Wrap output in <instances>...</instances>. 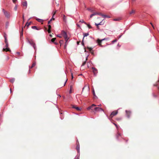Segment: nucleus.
<instances>
[{"label":"nucleus","mask_w":159,"mask_h":159,"mask_svg":"<svg viewBox=\"0 0 159 159\" xmlns=\"http://www.w3.org/2000/svg\"><path fill=\"white\" fill-rule=\"evenodd\" d=\"M4 37L5 38V42L6 44V48H3V51H10L9 48H8V44L7 42V37L6 35H4Z\"/></svg>","instance_id":"nucleus-1"},{"label":"nucleus","mask_w":159,"mask_h":159,"mask_svg":"<svg viewBox=\"0 0 159 159\" xmlns=\"http://www.w3.org/2000/svg\"><path fill=\"white\" fill-rule=\"evenodd\" d=\"M61 34L63 35L66 41L65 46V47H66L67 45L68 40L69 39V38L67 37L66 33L65 31H61Z\"/></svg>","instance_id":"nucleus-2"},{"label":"nucleus","mask_w":159,"mask_h":159,"mask_svg":"<svg viewBox=\"0 0 159 159\" xmlns=\"http://www.w3.org/2000/svg\"><path fill=\"white\" fill-rule=\"evenodd\" d=\"M27 41L28 43L33 47L34 49L35 50L36 49V45L33 40H31L30 41L28 38H27Z\"/></svg>","instance_id":"nucleus-3"},{"label":"nucleus","mask_w":159,"mask_h":159,"mask_svg":"<svg viewBox=\"0 0 159 159\" xmlns=\"http://www.w3.org/2000/svg\"><path fill=\"white\" fill-rule=\"evenodd\" d=\"M2 11L4 13L5 16L7 18H9L10 17V16L9 13L7 11H5L4 9H3Z\"/></svg>","instance_id":"nucleus-4"},{"label":"nucleus","mask_w":159,"mask_h":159,"mask_svg":"<svg viewBox=\"0 0 159 159\" xmlns=\"http://www.w3.org/2000/svg\"><path fill=\"white\" fill-rule=\"evenodd\" d=\"M85 89L87 92V93H88L89 92V86H87V85H85V86L84 88H83V90H82V91H83V90Z\"/></svg>","instance_id":"nucleus-5"},{"label":"nucleus","mask_w":159,"mask_h":159,"mask_svg":"<svg viewBox=\"0 0 159 159\" xmlns=\"http://www.w3.org/2000/svg\"><path fill=\"white\" fill-rule=\"evenodd\" d=\"M107 39V38H104L103 39H102L101 40H100L99 39H98L97 41L98 44L100 45H101V43L102 42L105 40Z\"/></svg>","instance_id":"nucleus-6"},{"label":"nucleus","mask_w":159,"mask_h":159,"mask_svg":"<svg viewBox=\"0 0 159 159\" xmlns=\"http://www.w3.org/2000/svg\"><path fill=\"white\" fill-rule=\"evenodd\" d=\"M94 110L95 111H103V110L100 107H96L94 108Z\"/></svg>","instance_id":"nucleus-7"},{"label":"nucleus","mask_w":159,"mask_h":159,"mask_svg":"<svg viewBox=\"0 0 159 159\" xmlns=\"http://www.w3.org/2000/svg\"><path fill=\"white\" fill-rule=\"evenodd\" d=\"M92 69L93 70V73L94 75H96L98 73L97 69L94 67H92Z\"/></svg>","instance_id":"nucleus-8"},{"label":"nucleus","mask_w":159,"mask_h":159,"mask_svg":"<svg viewBox=\"0 0 159 159\" xmlns=\"http://www.w3.org/2000/svg\"><path fill=\"white\" fill-rule=\"evenodd\" d=\"M118 113L117 111H113L110 115V116L112 117L113 116H115Z\"/></svg>","instance_id":"nucleus-9"},{"label":"nucleus","mask_w":159,"mask_h":159,"mask_svg":"<svg viewBox=\"0 0 159 159\" xmlns=\"http://www.w3.org/2000/svg\"><path fill=\"white\" fill-rule=\"evenodd\" d=\"M125 112L126 113V116L128 118H129L131 113V112L130 111H128L127 110H126Z\"/></svg>","instance_id":"nucleus-10"},{"label":"nucleus","mask_w":159,"mask_h":159,"mask_svg":"<svg viewBox=\"0 0 159 159\" xmlns=\"http://www.w3.org/2000/svg\"><path fill=\"white\" fill-rule=\"evenodd\" d=\"M56 11L55 12H54L53 14V15H52V18L48 22V24H49L50 23L51 21H52V19H53V20H54V19L53 18V17L54 16V15H55V14L56 13Z\"/></svg>","instance_id":"nucleus-11"},{"label":"nucleus","mask_w":159,"mask_h":159,"mask_svg":"<svg viewBox=\"0 0 159 159\" xmlns=\"http://www.w3.org/2000/svg\"><path fill=\"white\" fill-rule=\"evenodd\" d=\"M27 2L25 1V2L22 3V5L24 7H25L26 8L27 7Z\"/></svg>","instance_id":"nucleus-12"},{"label":"nucleus","mask_w":159,"mask_h":159,"mask_svg":"<svg viewBox=\"0 0 159 159\" xmlns=\"http://www.w3.org/2000/svg\"><path fill=\"white\" fill-rule=\"evenodd\" d=\"M63 20L65 22H66L67 21V18L65 15H63Z\"/></svg>","instance_id":"nucleus-13"},{"label":"nucleus","mask_w":159,"mask_h":159,"mask_svg":"<svg viewBox=\"0 0 159 159\" xmlns=\"http://www.w3.org/2000/svg\"><path fill=\"white\" fill-rule=\"evenodd\" d=\"M76 149L78 151V153L80 152V145L78 144L76 146Z\"/></svg>","instance_id":"nucleus-14"},{"label":"nucleus","mask_w":159,"mask_h":159,"mask_svg":"<svg viewBox=\"0 0 159 159\" xmlns=\"http://www.w3.org/2000/svg\"><path fill=\"white\" fill-rule=\"evenodd\" d=\"M102 17H104V18H110V17L109 16L106 15H104L103 14L102 15Z\"/></svg>","instance_id":"nucleus-15"},{"label":"nucleus","mask_w":159,"mask_h":159,"mask_svg":"<svg viewBox=\"0 0 159 159\" xmlns=\"http://www.w3.org/2000/svg\"><path fill=\"white\" fill-rule=\"evenodd\" d=\"M36 20L37 21L40 22L42 23L43 22V20L41 19L37 18Z\"/></svg>","instance_id":"nucleus-16"},{"label":"nucleus","mask_w":159,"mask_h":159,"mask_svg":"<svg viewBox=\"0 0 159 159\" xmlns=\"http://www.w3.org/2000/svg\"><path fill=\"white\" fill-rule=\"evenodd\" d=\"M83 35H84V37H83V39H84V37H86V36H88L89 35V34L88 33H84L83 34Z\"/></svg>","instance_id":"nucleus-17"},{"label":"nucleus","mask_w":159,"mask_h":159,"mask_svg":"<svg viewBox=\"0 0 159 159\" xmlns=\"http://www.w3.org/2000/svg\"><path fill=\"white\" fill-rule=\"evenodd\" d=\"M73 108H75V109H76L78 111H80L81 109V108H80L78 107H75V106H73Z\"/></svg>","instance_id":"nucleus-18"},{"label":"nucleus","mask_w":159,"mask_h":159,"mask_svg":"<svg viewBox=\"0 0 159 159\" xmlns=\"http://www.w3.org/2000/svg\"><path fill=\"white\" fill-rule=\"evenodd\" d=\"M88 56V55L86 57V60H85V61L83 63V64H82V66H84L85 64L86 63V61H87V60Z\"/></svg>","instance_id":"nucleus-19"},{"label":"nucleus","mask_w":159,"mask_h":159,"mask_svg":"<svg viewBox=\"0 0 159 159\" xmlns=\"http://www.w3.org/2000/svg\"><path fill=\"white\" fill-rule=\"evenodd\" d=\"M79 22H81L82 23H84L85 24H87V23L86 22H84V20L83 19L80 20L79 21Z\"/></svg>","instance_id":"nucleus-20"},{"label":"nucleus","mask_w":159,"mask_h":159,"mask_svg":"<svg viewBox=\"0 0 159 159\" xmlns=\"http://www.w3.org/2000/svg\"><path fill=\"white\" fill-rule=\"evenodd\" d=\"M9 25V23L8 22H7L6 23V28H7Z\"/></svg>","instance_id":"nucleus-21"},{"label":"nucleus","mask_w":159,"mask_h":159,"mask_svg":"<svg viewBox=\"0 0 159 159\" xmlns=\"http://www.w3.org/2000/svg\"><path fill=\"white\" fill-rule=\"evenodd\" d=\"M14 81H15V79L14 78L11 79L10 80V82L12 83H13L14 82Z\"/></svg>","instance_id":"nucleus-22"},{"label":"nucleus","mask_w":159,"mask_h":159,"mask_svg":"<svg viewBox=\"0 0 159 159\" xmlns=\"http://www.w3.org/2000/svg\"><path fill=\"white\" fill-rule=\"evenodd\" d=\"M95 15H96V13H95L92 14L90 15V17L92 18L93 16Z\"/></svg>","instance_id":"nucleus-23"},{"label":"nucleus","mask_w":159,"mask_h":159,"mask_svg":"<svg viewBox=\"0 0 159 159\" xmlns=\"http://www.w3.org/2000/svg\"><path fill=\"white\" fill-rule=\"evenodd\" d=\"M31 24V22H30L29 23H27L26 24V25L27 27L29 26Z\"/></svg>","instance_id":"nucleus-24"},{"label":"nucleus","mask_w":159,"mask_h":159,"mask_svg":"<svg viewBox=\"0 0 159 159\" xmlns=\"http://www.w3.org/2000/svg\"><path fill=\"white\" fill-rule=\"evenodd\" d=\"M56 39V38H52V39H51L52 42H54L55 41Z\"/></svg>","instance_id":"nucleus-25"},{"label":"nucleus","mask_w":159,"mask_h":159,"mask_svg":"<svg viewBox=\"0 0 159 159\" xmlns=\"http://www.w3.org/2000/svg\"><path fill=\"white\" fill-rule=\"evenodd\" d=\"M35 65V63H34L32 65V66H31L30 67V68H32Z\"/></svg>","instance_id":"nucleus-26"},{"label":"nucleus","mask_w":159,"mask_h":159,"mask_svg":"<svg viewBox=\"0 0 159 159\" xmlns=\"http://www.w3.org/2000/svg\"><path fill=\"white\" fill-rule=\"evenodd\" d=\"M86 25H87L89 29L92 28V27L89 25L88 24H87Z\"/></svg>","instance_id":"nucleus-27"},{"label":"nucleus","mask_w":159,"mask_h":159,"mask_svg":"<svg viewBox=\"0 0 159 159\" xmlns=\"http://www.w3.org/2000/svg\"><path fill=\"white\" fill-rule=\"evenodd\" d=\"M96 13V15H100V16H102V15H103V14H102V13Z\"/></svg>","instance_id":"nucleus-28"},{"label":"nucleus","mask_w":159,"mask_h":159,"mask_svg":"<svg viewBox=\"0 0 159 159\" xmlns=\"http://www.w3.org/2000/svg\"><path fill=\"white\" fill-rule=\"evenodd\" d=\"M32 28L33 29H35L37 30V28L36 26H33L32 27Z\"/></svg>","instance_id":"nucleus-29"},{"label":"nucleus","mask_w":159,"mask_h":159,"mask_svg":"<svg viewBox=\"0 0 159 159\" xmlns=\"http://www.w3.org/2000/svg\"><path fill=\"white\" fill-rule=\"evenodd\" d=\"M121 136V134L120 133H118L116 136V137L118 138L119 136Z\"/></svg>","instance_id":"nucleus-30"},{"label":"nucleus","mask_w":159,"mask_h":159,"mask_svg":"<svg viewBox=\"0 0 159 159\" xmlns=\"http://www.w3.org/2000/svg\"><path fill=\"white\" fill-rule=\"evenodd\" d=\"M61 35L62 34H57V37H59V38H61L62 37V36H61Z\"/></svg>","instance_id":"nucleus-31"},{"label":"nucleus","mask_w":159,"mask_h":159,"mask_svg":"<svg viewBox=\"0 0 159 159\" xmlns=\"http://www.w3.org/2000/svg\"><path fill=\"white\" fill-rule=\"evenodd\" d=\"M117 41V40L116 39H115L112 41V43H114L115 42H116Z\"/></svg>","instance_id":"nucleus-32"},{"label":"nucleus","mask_w":159,"mask_h":159,"mask_svg":"<svg viewBox=\"0 0 159 159\" xmlns=\"http://www.w3.org/2000/svg\"><path fill=\"white\" fill-rule=\"evenodd\" d=\"M17 6L16 5L15 7H14V10H15V11H16L17 10Z\"/></svg>","instance_id":"nucleus-33"},{"label":"nucleus","mask_w":159,"mask_h":159,"mask_svg":"<svg viewBox=\"0 0 159 159\" xmlns=\"http://www.w3.org/2000/svg\"><path fill=\"white\" fill-rule=\"evenodd\" d=\"M113 124L115 125V126H116V128L117 129H118V125L116 124H115L114 123Z\"/></svg>","instance_id":"nucleus-34"},{"label":"nucleus","mask_w":159,"mask_h":159,"mask_svg":"<svg viewBox=\"0 0 159 159\" xmlns=\"http://www.w3.org/2000/svg\"><path fill=\"white\" fill-rule=\"evenodd\" d=\"M103 20H102V21L100 22L99 23V25H102L103 24V23H102V21Z\"/></svg>","instance_id":"nucleus-35"},{"label":"nucleus","mask_w":159,"mask_h":159,"mask_svg":"<svg viewBox=\"0 0 159 159\" xmlns=\"http://www.w3.org/2000/svg\"><path fill=\"white\" fill-rule=\"evenodd\" d=\"M93 95L94 96H96V95H95V92H94V90H93Z\"/></svg>","instance_id":"nucleus-36"},{"label":"nucleus","mask_w":159,"mask_h":159,"mask_svg":"<svg viewBox=\"0 0 159 159\" xmlns=\"http://www.w3.org/2000/svg\"><path fill=\"white\" fill-rule=\"evenodd\" d=\"M134 10H132V11H131V12H130V14H132V13H134Z\"/></svg>","instance_id":"nucleus-37"},{"label":"nucleus","mask_w":159,"mask_h":159,"mask_svg":"<svg viewBox=\"0 0 159 159\" xmlns=\"http://www.w3.org/2000/svg\"><path fill=\"white\" fill-rule=\"evenodd\" d=\"M120 19H115L113 20L114 21H118Z\"/></svg>","instance_id":"nucleus-38"},{"label":"nucleus","mask_w":159,"mask_h":159,"mask_svg":"<svg viewBox=\"0 0 159 159\" xmlns=\"http://www.w3.org/2000/svg\"><path fill=\"white\" fill-rule=\"evenodd\" d=\"M48 29H51V25H48Z\"/></svg>","instance_id":"nucleus-39"},{"label":"nucleus","mask_w":159,"mask_h":159,"mask_svg":"<svg viewBox=\"0 0 159 159\" xmlns=\"http://www.w3.org/2000/svg\"><path fill=\"white\" fill-rule=\"evenodd\" d=\"M48 33H51V29H48Z\"/></svg>","instance_id":"nucleus-40"},{"label":"nucleus","mask_w":159,"mask_h":159,"mask_svg":"<svg viewBox=\"0 0 159 159\" xmlns=\"http://www.w3.org/2000/svg\"><path fill=\"white\" fill-rule=\"evenodd\" d=\"M17 1V0H12L13 2L14 3H15Z\"/></svg>","instance_id":"nucleus-41"},{"label":"nucleus","mask_w":159,"mask_h":159,"mask_svg":"<svg viewBox=\"0 0 159 159\" xmlns=\"http://www.w3.org/2000/svg\"><path fill=\"white\" fill-rule=\"evenodd\" d=\"M92 107L91 106V107H89L88 108V109H91V108Z\"/></svg>","instance_id":"nucleus-42"},{"label":"nucleus","mask_w":159,"mask_h":159,"mask_svg":"<svg viewBox=\"0 0 159 159\" xmlns=\"http://www.w3.org/2000/svg\"><path fill=\"white\" fill-rule=\"evenodd\" d=\"M95 25H96L97 26H98L99 25V23L98 24H97L96 23H95Z\"/></svg>","instance_id":"nucleus-43"},{"label":"nucleus","mask_w":159,"mask_h":159,"mask_svg":"<svg viewBox=\"0 0 159 159\" xmlns=\"http://www.w3.org/2000/svg\"><path fill=\"white\" fill-rule=\"evenodd\" d=\"M88 48L89 49V50L90 51H91L92 50V48Z\"/></svg>","instance_id":"nucleus-44"},{"label":"nucleus","mask_w":159,"mask_h":159,"mask_svg":"<svg viewBox=\"0 0 159 159\" xmlns=\"http://www.w3.org/2000/svg\"><path fill=\"white\" fill-rule=\"evenodd\" d=\"M151 25H152V27H153V28L154 29V26L153 25H152V24L151 23Z\"/></svg>","instance_id":"nucleus-45"},{"label":"nucleus","mask_w":159,"mask_h":159,"mask_svg":"<svg viewBox=\"0 0 159 159\" xmlns=\"http://www.w3.org/2000/svg\"><path fill=\"white\" fill-rule=\"evenodd\" d=\"M77 26H78L79 27H80V26L78 24H77Z\"/></svg>","instance_id":"nucleus-46"},{"label":"nucleus","mask_w":159,"mask_h":159,"mask_svg":"<svg viewBox=\"0 0 159 159\" xmlns=\"http://www.w3.org/2000/svg\"><path fill=\"white\" fill-rule=\"evenodd\" d=\"M67 81V79L66 80V81H65V83H64V86H65V84H66V83Z\"/></svg>","instance_id":"nucleus-47"},{"label":"nucleus","mask_w":159,"mask_h":159,"mask_svg":"<svg viewBox=\"0 0 159 159\" xmlns=\"http://www.w3.org/2000/svg\"><path fill=\"white\" fill-rule=\"evenodd\" d=\"M121 36H122V35H120L119 36V37H118V39L120 38L121 37Z\"/></svg>","instance_id":"nucleus-48"},{"label":"nucleus","mask_w":159,"mask_h":159,"mask_svg":"<svg viewBox=\"0 0 159 159\" xmlns=\"http://www.w3.org/2000/svg\"><path fill=\"white\" fill-rule=\"evenodd\" d=\"M95 106V105L94 104H93L91 107H93V106Z\"/></svg>","instance_id":"nucleus-49"},{"label":"nucleus","mask_w":159,"mask_h":159,"mask_svg":"<svg viewBox=\"0 0 159 159\" xmlns=\"http://www.w3.org/2000/svg\"><path fill=\"white\" fill-rule=\"evenodd\" d=\"M23 20H24V15L23 16Z\"/></svg>","instance_id":"nucleus-50"},{"label":"nucleus","mask_w":159,"mask_h":159,"mask_svg":"<svg viewBox=\"0 0 159 159\" xmlns=\"http://www.w3.org/2000/svg\"><path fill=\"white\" fill-rule=\"evenodd\" d=\"M23 35L22 32V31L21 34H20V35L22 36Z\"/></svg>","instance_id":"nucleus-51"},{"label":"nucleus","mask_w":159,"mask_h":159,"mask_svg":"<svg viewBox=\"0 0 159 159\" xmlns=\"http://www.w3.org/2000/svg\"><path fill=\"white\" fill-rule=\"evenodd\" d=\"M117 45H118V46H119V47H120V46L119 45V44H118Z\"/></svg>","instance_id":"nucleus-52"},{"label":"nucleus","mask_w":159,"mask_h":159,"mask_svg":"<svg viewBox=\"0 0 159 159\" xmlns=\"http://www.w3.org/2000/svg\"><path fill=\"white\" fill-rule=\"evenodd\" d=\"M17 53L18 54V55H19L20 54V53L19 52H17Z\"/></svg>","instance_id":"nucleus-53"},{"label":"nucleus","mask_w":159,"mask_h":159,"mask_svg":"<svg viewBox=\"0 0 159 159\" xmlns=\"http://www.w3.org/2000/svg\"><path fill=\"white\" fill-rule=\"evenodd\" d=\"M73 76L72 75V79H73Z\"/></svg>","instance_id":"nucleus-54"},{"label":"nucleus","mask_w":159,"mask_h":159,"mask_svg":"<svg viewBox=\"0 0 159 159\" xmlns=\"http://www.w3.org/2000/svg\"><path fill=\"white\" fill-rule=\"evenodd\" d=\"M50 36L51 37H52V35L50 34Z\"/></svg>","instance_id":"nucleus-55"},{"label":"nucleus","mask_w":159,"mask_h":159,"mask_svg":"<svg viewBox=\"0 0 159 159\" xmlns=\"http://www.w3.org/2000/svg\"><path fill=\"white\" fill-rule=\"evenodd\" d=\"M101 106V104H100V105H98V106Z\"/></svg>","instance_id":"nucleus-56"},{"label":"nucleus","mask_w":159,"mask_h":159,"mask_svg":"<svg viewBox=\"0 0 159 159\" xmlns=\"http://www.w3.org/2000/svg\"><path fill=\"white\" fill-rule=\"evenodd\" d=\"M10 91H11V89H10Z\"/></svg>","instance_id":"nucleus-57"},{"label":"nucleus","mask_w":159,"mask_h":159,"mask_svg":"<svg viewBox=\"0 0 159 159\" xmlns=\"http://www.w3.org/2000/svg\"><path fill=\"white\" fill-rule=\"evenodd\" d=\"M133 1H135V0H133Z\"/></svg>","instance_id":"nucleus-58"}]
</instances>
